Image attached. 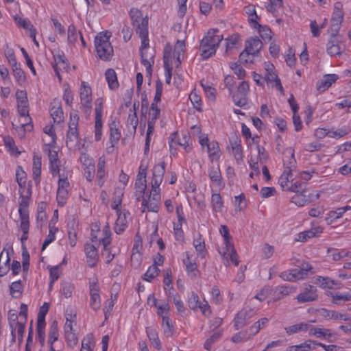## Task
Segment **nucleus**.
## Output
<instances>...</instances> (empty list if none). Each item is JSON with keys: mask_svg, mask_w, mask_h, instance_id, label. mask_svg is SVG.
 Returning <instances> with one entry per match:
<instances>
[{"mask_svg": "<svg viewBox=\"0 0 351 351\" xmlns=\"http://www.w3.org/2000/svg\"><path fill=\"white\" fill-rule=\"evenodd\" d=\"M165 173V162L157 164L154 167L150 195L147 199L143 197L141 204V211L143 213L145 211L157 213L158 211L159 202L160 201V185L162 182Z\"/></svg>", "mask_w": 351, "mask_h": 351, "instance_id": "f257e3e1", "label": "nucleus"}, {"mask_svg": "<svg viewBox=\"0 0 351 351\" xmlns=\"http://www.w3.org/2000/svg\"><path fill=\"white\" fill-rule=\"evenodd\" d=\"M217 32V29H211L201 40L199 50L203 60H206L215 54L217 47L223 40V36L216 34Z\"/></svg>", "mask_w": 351, "mask_h": 351, "instance_id": "f03ea898", "label": "nucleus"}, {"mask_svg": "<svg viewBox=\"0 0 351 351\" xmlns=\"http://www.w3.org/2000/svg\"><path fill=\"white\" fill-rule=\"evenodd\" d=\"M111 32L106 31L99 33L95 38V45L99 58L107 60L112 56L113 49L110 43Z\"/></svg>", "mask_w": 351, "mask_h": 351, "instance_id": "7ed1b4c3", "label": "nucleus"}, {"mask_svg": "<svg viewBox=\"0 0 351 351\" xmlns=\"http://www.w3.org/2000/svg\"><path fill=\"white\" fill-rule=\"evenodd\" d=\"M285 170L278 179V184L284 191H288L291 182L293 180L292 172L295 171V160L293 154L289 158V163L284 162Z\"/></svg>", "mask_w": 351, "mask_h": 351, "instance_id": "20e7f679", "label": "nucleus"}, {"mask_svg": "<svg viewBox=\"0 0 351 351\" xmlns=\"http://www.w3.org/2000/svg\"><path fill=\"white\" fill-rule=\"evenodd\" d=\"M79 116L75 113L71 114L69 129L66 134V146L69 148L75 147L78 143L79 130H78Z\"/></svg>", "mask_w": 351, "mask_h": 351, "instance_id": "39448f33", "label": "nucleus"}, {"mask_svg": "<svg viewBox=\"0 0 351 351\" xmlns=\"http://www.w3.org/2000/svg\"><path fill=\"white\" fill-rule=\"evenodd\" d=\"M80 97L81 109L85 114L89 115L92 110V90L90 86L85 82H82Z\"/></svg>", "mask_w": 351, "mask_h": 351, "instance_id": "423d86ee", "label": "nucleus"}, {"mask_svg": "<svg viewBox=\"0 0 351 351\" xmlns=\"http://www.w3.org/2000/svg\"><path fill=\"white\" fill-rule=\"evenodd\" d=\"M250 90L248 82L243 81L237 87V91L232 95V99L235 105L243 107L247 103V94Z\"/></svg>", "mask_w": 351, "mask_h": 351, "instance_id": "0eeeda50", "label": "nucleus"}, {"mask_svg": "<svg viewBox=\"0 0 351 351\" xmlns=\"http://www.w3.org/2000/svg\"><path fill=\"white\" fill-rule=\"evenodd\" d=\"M17 102L18 111L21 117H24V122L21 123L19 128L24 131H31L33 129L32 119L29 115L28 100L19 101Z\"/></svg>", "mask_w": 351, "mask_h": 351, "instance_id": "6e6552de", "label": "nucleus"}, {"mask_svg": "<svg viewBox=\"0 0 351 351\" xmlns=\"http://www.w3.org/2000/svg\"><path fill=\"white\" fill-rule=\"evenodd\" d=\"M95 138L96 141L101 139L102 136V115L103 108L102 103L100 99L95 101Z\"/></svg>", "mask_w": 351, "mask_h": 351, "instance_id": "1a4fd4ad", "label": "nucleus"}, {"mask_svg": "<svg viewBox=\"0 0 351 351\" xmlns=\"http://www.w3.org/2000/svg\"><path fill=\"white\" fill-rule=\"evenodd\" d=\"M90 306L93 310L97 311L100 308L101 298L99 295V287L98 286L97 281L90 282Z\"/></svg>", "mask_w": 351, "mask_h": 351, "instance_id": "9d476101", "label": "nucleus"}, {"mask_svg": "<svg viewBox=\"0 0 351 351\" xmlns=\"http://www.w3.org/2000/svg\"><path fill=\"white\" fill-rule=\"evenodd\" d=\"M84 252L86 256L88 265L90 267H94L99 260V255L96 245L91 243H86L84 245Z\"/></svg>", "mask_w": 351, "mask_h": 351, "instance_id": "9b49d317", "label": "nucleus"}, {"mask_svg": "<svg viewBox=\"0 0 351 351\" xmlns=\"http://www.w3.org/2000/svg\"><path fill=\"white\" fill-rule=\"evenodd\" d=\"M296 298L300 303L315 301L317 299V289L312 285H308Z\"/></svg>", "mask_w": 351, "mask_h": 351, "instance_id": "f8f14e48", "label": "nucleus"}, {"mask_svg": "<svg viewBox=\"0 0 351 351\" xmlns=\"http://www.w3.org/2000/svg\"><path fill=\"white\" fill-rule=\"evenodd\" d=\"M252 315V310H242L239 311L234 318V326L236 329H239L247 324L249 319Z\"/></svg>", "mask_w": 351, "mask_h": 351, "instance_id": "ddd939ff", "label": "nucleus"}, {"mask_svg": "<svg viewBox=\"0 0 351 351\" xmlns=\"http://www.w3.org/2000/svg\"><path fill=\"white\" fill-rule=\"evenodd\" d=\"M23 192H21L20 194V202H19V220L29 219V210L28 206L29 204L30 197L28 196L24 195Z\"/></svg>", "mask_w": 351, "mask_h": 351, "instance_id": "4468645a", "label": "nucleus"}, {"mask_svg": "<svg viewBox=\"0 0 351 351\" xmlns=\"http://www.w3.org/2000/svg\"><path fill=\"white\" fill-rule=\"evenodd\" d=\"M263 43L257 37H252L246 40L245 51H250L252 53V57H254L262 49Z\"/></svg>", "mask_w": 351, "mask_h": 351, "instance_id": "2eb2a0df", "label": "nucleus"}, {"mask_svg": "<svg viewBox=\"0 0 351 351\" xmlns=\"http://www.w3.org/2000/svg\"><path fill=\"white\" fill-rule=\"evenodd\" d=\"M118 217L115 223L114 231L117 234L122 233L128 226V215H130L128 211L117 213Z\"/></svg>", "mask_w": 351, "mask_h": 351, "instance_id": "dca6fc26", "label": "nucleus"}, {"mask_svg": "<svg viewBox=\"0 0 351 351\" xmlns=\"http://www.w3.org/2000/svg\"><path fill=\"white\" fill-rule=\"evenodd\" d=\"M50 109V114L54 122L60 123L63 121V110L62 109L61 103L58 99H54L51 103Z\"/></svg>", "mask_w": 351, "mask_h": 351, "instance_id": "f3484780", "label": "nucleus"}, {"mask_svg": "<svg viewBox=\"0 0 351 351\" xmlns=\"http://www.w3.org/2000/svg\"><path fill=\"white\" fill-rule=\"evenodd\" d=\"M219 252L222 257L226 261H228L229 257L230 261L233 263L236 266L239 265V261L238 259V256L233 244L225 246L224 250L222 252Z\"/></svg>", "mask_w": 351, "mask_h": 351, "instance_id": "a211bd4d", "label": "nucleus"}, {"mask_svg": "<svg viewBox=\"0 0 351 351\" xmlns=\"http://www.w3.org/2000/svg\"><path fill=\"white\" fill-rule=\"evenodd\" d=\"M338 79V76L335 74L325 75L322 80L317 82V89L319 92H324L328 88Z\"/></svg>", "mask_w": 351, "mask_h": 351, "instance_id": "6ab92c4d", "label": "nucleus"}, {"mask_svg": "<svg viewBox=\"0 0 351 351\" xmlns=\"http://www.w3.org/2000/svg\"><path fill=\"white\" fill-rule=\"evenodd\" d=\"M183 263L191 277H196L198 273L197 266L195 259L193 258V255L190 254L189 252H186V258L183 260Z\"/></svg>", "mask_w": 351, "mask_h": 351, "instance_id": "aec40b11", "label": "nucleus"}, {"mask_svg": "<svg viewBox=\"0 0 351 351\" xmlns=\"http://www.w3.org/2000/svg\"><path fill=\"white\" fill-rule=\"evenodd\" d=\"M185 51V42L184 40H178L174 47L173 56H176V69H178L182 63V60L184 57Z\"/></svg>", "mask_w": 351, "mask_h": 351, "instance_id": "412c9836", "label": "nucleus"}, {"mask_svg": "<svg viewBox=\"0 0 351 351\" xmlns=\"http://www.w3.org/2000/svg\"><path fill=\"white\" fill-rule=\"evenodd\" d=\"M10 258L8 252L3 250L0 254V276H3L9 271Z\"/></svg>", "mask_w": 351, "mask_h": 351, "instance_id": "4be33fe9", "label": "nucleus"}, {"mask_svg": "<svg viewBox=\"0 0 351 351\" xmlns=\"http://www.w3.org/2000/svg\"><path fill=\"white\" fill-rule=\"evenodd\" d=\"M309 335H315V337L318 338H323L324 339H326L330 342L332 341L330 339V338L332 336V334L330 332V329L327 328H319L315 326H311L309 330Z\"/></svg>", "mask_w": 351, "mask_h": 351, "instance_id": "5701e85b", "label": "nucleus"}, {"mask_svg": "<svg viewBox=\"0 0 351 351\" xmlns=\"http://www.w3.org/2000/svg\"><path fill=\"white\" fill-rule=\"evenodd\" d=\"M41 166V157L34 155L33 158L32 173L33 179L36 184H38L40 182Z\"/></svg>", "mask_w": 351, "mask_h": 351, "instance_id": "b1692460", "label": "nucleus"}, {"mask_svg": "<svg viewBox=\"0 0 351 351\" xmlns=\"http://www.w3.org/2000/svg\"><path fill=\"white\" fill-rule=\"evenodd\" d=\"M208 176L212 182L217 186H220L221 184V173L219 168V165H213L210 167L208 171Z\"/></svg>", "mask_w": 351, "mask_h": 351, "instance_id": "393cba45", "label": "nucleus"}, {"mask_svg": "<svg viewBox=\"0 0 351 351\" xmlns=\"http://www.w3.org/2000/svg\"><path fill=\"white\" fill-rule=\"evenodd\" d=\"M176 136L177 132H175L171 134V136L169 137L171 140L169 142L170 149L173 148L174 143H178L179 145L183 146L186 152H189L191 150V147H190L188 144V141L190 137L189 136L184 135L182 139H178V142H176Z\"/></svg>", "mask_w": 351, "mask_h": 351, "instance_id": "a878e982", "label": "nucleus"}, {"mask_svg": "<svg viewBox=\"0 0 351 351\" xmlns=\"http://www.w3.org/2000/svg\"><path fill=\"white\" fill-rule=\"evenodd\" d=\"M308 263H303L300 269H291L294 281L304 279L307 276V272L311 269Z\"/></svg>", "mask_w": 351, "mask_h": 351, "instance_id": "bb28decb", "label": "nucleus"}, {"mask_svg": "<svg viewBox=\"0 0 351 351\" xmlns=\"http://www.w3.org/2000/svg\"><path fill=\"white\" fill-rule=\"evenodd\" d=\"M322 232V228L320 227L313 228L309 230L301 232L298 234V239H297L298 241L304 242L306 241L308 239L317 237L319 234Z\"/></svg>", "mask_w": 351, "mask_h": 351, "instance_id": "cd10ccee", "label": "nucleus"}, {"mask_svg": "<svg viewBox=\"0 0 351 351\" xmlns=\"http://www.w3.org/2000/svg\"><path fill=\"white\" fill-rule=\"evenodd\" d=\"M106 81L110 89H116L119 87L117 74L114 69H108L105 73Z\"/></svg>", "mask_w": 351, "mask_h": 351, "instance_id": "c85d7f7f", "label": "nucleus"}, {"mask_svg": "<svg viewBox=\"0 0 351 351\" xmlns=\"http://www.w3.org/2000/svg\"><path fill=\"white\" fill-rule=\"evenodd\" d=\"M59 333L58 329V322L56 320H53L49 327V338H48V345L53 346L55 341L58 339Z\"/></svg>", "mask_w": 351, "mask_h": 351, "instance_id": "c756f323", "label": "nucleus"}, {"mask_svg": "<svg viewBox=\"0 0 351 351\" xmlns=\"http://www.w3.org/2000/svg\"><path fill=\"white\" fill-rule=\"evenodd\" d=\"M239 37L237 34H233L226 39V53L232 55L233 51L237 49V45L239 42Z\"/></svg>", "mask_w": 351, "mask_h": 351, "instance_id": "7c9ffc66", "label": "nucleus"}, {"mask_svg": "<svg viewBox=\"0 0 351 351\" xmlns=\"http://www.w3.org/2000/svg\"><path fill=\"white\" fill-rule=\"evenodd\" d=\"M253 27L258 29L260 36L262 39L270 40L272 38V32L267 26H263L258 23L252 25Z\"/></svg>", "mask_w": 351, "mask_h": 351, "instance_id": "2f4dec72", "label": "nucleus"}, {"mask_svg": "<svg viewBox=\"0 0 351 351\" xmlns=\"http://www.w3.org/2000/svg\"><path fill=\"white\" fill-rule=\"evenodd\" d=\"M274 69V65L269 62H265V69L266 73L265 74L264 79L269 84L274 82L278 79L277 75L273 71Z\"/></svg>", "mask_w": 351, "mask_h": 351, "instance_id": "473e14b6", "label": "nucleus"}, {"mask_svg": "<svg viewBox=\"0 0 351 351\" xmlns=\"http://www.w3.org/2000/svg\"><path fill=\"white\" fill-rule=\"evenodd\" d=\"M121 138V133L117 128L115 121H112L110 124V141L112 143V147H114V143H117Z\"/></svg>", "mask_w": 351, "mask_h": 351, "instance_id": "72a5a7b5", "label": "nucleus"}, {"mask_svg": "<svg viewBox=\"0 0 351 351\" xmlns=\"http://www.w3.org/2000/svg\"><path fill=\"white\" fill-rule=\"evenodd\" d=\"M95 341L93 334L86 335L82 341L80 351H93Z\"/></svg>", "mask_w": 351, "mask_h": 351, "instance_id": "f704fd0d", "label": "nucleus"}, {"mask_svg": "<svg viewBox=\"0 0 351 351\" xmlns=\"http://www.w3.org/2000/svg\"><path fill=\"white\" fill-rule=\"evenodd\" d=\"M207 152L209 154L210 158L213 160L214 159H218L220 156L219 147L217 142L212 141L207 145Z\"/></svg>", "mask_w": 351, "mask_h": 351, "instance_id": "c9c22d12", "label": "nucleus"}, {"mask_svg": "<svg viewBox=\"0 0 351 351\" xmlns=\"http://www.w3.org/2000/svg\"><path fill=\"white\" fill-rule=\"evenodd\" d=\"M193 244L198 255L202 258L204 257L206 254V247L204 241L202 238V236L199 235L197 238L195 239Z\"/></svg>", "mask_w": 351, "mask_h": 351, "instance_id": "e433bc0d", "label": "nucleus"}, {"mask_svg": "<svg viewBox=\"0 0 351 351\" xmlns=\"http://www.w3.org/2000/svg\"><path fill=\"white\" fill-rule=\"evenodd\" d=\"M136 200L140 201L141 197H143L147 189L146 180H136L135 182Z\"/></svg>", "mask_w": 351, "mask_h": 351, "instance_id": "4c0bfd02", "label": "nucleus"}, {"mask_svg": "<svg viewBox=\"0 0 351 351\" xmlns=\"http://www.w3.org/2000/svg\"><path fill=\"white\" fill-rule=\"evenodd\" d=\"M346 301H351V291L345 293H336L332 295V302L335 304H342Z\"/></svg>", "mask_w": 351, "mask_h": 351, "instance_id": "58836bf2", "label": "nucleus"}, {"mask_svg": "<svg viewBox=\"0 0 351 351\" xmlns=\"http://www.w3.org/2000/svg\"><path fill=\"white\" fill-rule=\"evenodd\" d=\"M16 180L20 189H24L27 182V174L20 166L17 167L16 171Z\"/></svg>", "mask_w": 351, "mask_h": 351, "instance_id": "ea45409f", "label": "nucleus"}, {"mask_svg": "<svg viewBox=\"0 0 351 351\" xmlns=\"http://www.w3.org/2000/svg\"><path fill=\"white\" fill-rule=\"evenodd\" d=\"M105 159L104 157H100L99 158L98 164H97V178L98 179V184L99 186H102L104 184L103 178L105 176Z\"/></svg>", "mask_w": 351, "mask_h": 351, "instance_id": "a19ab883", "label": "nucleus"}, {"mask_svg": "<svg viewBox=\"0 0 351 351\" xmlns=\"http://www.w3.org/2000/svg\"><path fill=\"white\" fill-rule=\"evenodd\" d=\"M147 335L154 347H155L157 350H160L161 342L158 338L156 331L152 328L148 329L147 330Z\"/></svg>", "mask_w": 351, "mask_h": 351, "instance_id": "79ce46f5", "label": "nucleus"}, {"mask_svg": "<svg viewBox=\"0 0 351 351\" xmlns=\"http://www.w3.org/2000/svg\"><path fill=\"white\" fill-rule=\"evenodd\" d=\"M136 33L139 36H145L148 35V19L147 18L142 19L140 23L136 24Z\"/></svg>", "mask_w": 351, "mask_h": 351, "instance_id": "37998d69", "label": "nucleus"}, {"mask_svg": "<svg viewBox=\"0 0 351 351\" xmlns=\"http://www.w3.org/2000/svg\"><path fill=\"white\" fill-rule=\"evenodd\" d=\"M49 304L45 302L43 306L40 307L37 318V325H46L45 316L49 311Z\"/></svg>", "mask_w": 351, "mask_h": 351, "instance_id": "c03bdc74", "label": "nucleus"}, {"mask_svg": "<svg viewBox=\"0 0 351 351\" xmlns=\"http://www.w3.org/2000/svg\"><path fill=\"white\" fill-rule=\"evenodd\" d=\"M23 285L21 280L14 282L10 286V294L14 298H19L22 293Z\"/></svg>", "mask_w": 351, "mask_h": 351, "instance_id": "a18cd8bd", "label": "nucleus"}, {"mask_svg": "<svg viewBox=\"0 0 351 351\" xmlns=\"http://www.w3.org/2000/svg\"><path fill=\"white\" fill-rule=\"evenodd\" d=\"M308 328V325L306 323H300L285 328L287 334L292 335L299 331H306Z\"/></svg>", "mask_w": 351, "mask_h": 351, "instance_id": "49530a36", "label": "nucleus"}, {"mask_svg": "<svg viewBox=\"0 0 351 351\" xmlns=\"http://www.w3.org/2000/svg\"><path fill=\"white\" fill-rule=\"evenodd\" d=\"M311 340H307L300 345L289 346L287 351H311Z\"/></svg>", "mask_w": 351, "mask_h": 351, "instance_id": "de8ad7c7", "label": "nucleus"}, {"mask_svg": "<svg viewBox=\"0 0 351 351\" xmlns=\"http://www.w3.org/2000/svg\"><path fill=\"white\" fill-rule=\"evenodd\" d=\"M315 283H319L320 287L325 289V288H328V289H332L334 285H335V282H334V280H331L330 278H325V277H322V276H317L315 278Z\"/></svg>", "mask_w": 351, "mask_h": 351, "instance_id": "09e8293b", "label": "nucleus"}, {"mask_svg": "<svg viewBox=\"0 0 351 351\" xmlns=\"http://www.w3.org/2000/svg\"><path fill=\"white\" fill-rule=\"evenodd\" d=\"M211 202L213 208L215 211H221V208L223 207V201L221 195L219 193H214L212 195Z\"/></svg>", "mask_w": 351, "mask_h": 351, "instance_id": "8fccbe9b", "label": "nucleus"}, {"mask_svg": "<svg viewBox=\"0 0 351 351\" xmlns=\"http://www.w3.org/2000/svg\"><path fill=\"white\" fill-rule=\"evenodd\" d=\"M267 322L268 319L266 317H263L255 322L254 324L250 328V335L254 336L256 335Z\"/></svg>", "mask_w": 351, "mask_h": 351, "instance_id": "3c124183", "label": "nucleus"}, {"mask_svg": "<svg viewBox=\"0 0 351 351\" xmlns=\"http://www.w3.org/2000/svg\"><path fill=\"white\" fill-rule=\"evenodd\" d=\"M19 228L23 232V234L21 236V242L23 243L25 241L28 239V232L29 229V220L24 219L20 220Z\"/></svg>", "mask_w": 351, "mask_h": 351, "instance_id": "603ef678", "label": "nucleus"}, {"mask_svg": "<svg viewBox=\"0 0 351 351\" xmlns=\"http://www.w3.org/2000/svg\"><path fill=\"white\" fill-rule=\"evenodd\" d=\"M53 68L54 69V71L56 74V75L58 76L59 80L60 81L61 80V76H60V71H65V72H67L69 69V64L67 62V60L62 62H60V63H58V64H53Z\"/></svg>", "mask_w": 351, "mask_h": 351, "instance_id": "864d4df0", "label": "nucleus"}, {"mask_svg": "<svg viewBox=\"0 0 351 351\" xmlns=\"http://www.w3.org/2000/svg\"><path fill=\"white\" fill-rule=\"evenodd\" d=\"M159 269L156 265H151L146 273L144 274L143 279L146 281L151 282L154 278L158 275Z\"/></svg>", "mask_w": 351, "mask_h": 351, "instance_id": "5fc2aeb1", "label": "nucleus"}, {"mask_svg": "<svg viewBox=\"0 0 351 351\" xmlns=\"http://www.w3.org/2000/svg\"><path fill=\"white\" fill-rule=\"evenodd\" d=\"M165 56V71L166 76V83L169 84L171 83V75H172V66H170L169 55L167 53Z\"/></svg>", "mask_w": 351, "mask_h": 351, "instance_id": "6e6d98bb", "label": "nucleus"}, {"mask_svg": "<svg viewBox=\"0 0 351 351\" xmlns=\"http://www.w3.org/2000/svg\"><path fill=\"white\" fill-rule=\"evenodd\" d=\"M320 314L322 316L328 319H342L343 315L341 313H337L335 311H328L326 308H322L320 310Z\"/></svg>", "mask_w": 351, "mask_h": 351, "instance_id": "4d7b16f0", "label": "nucleus"}, {"mask_svg": "<svg viewBox=\"0 0 351 351\" xmlns=\"http://www.w3.org/2000/svg\"><path fill=\"white\" fill-rule=\"evenodd\" d=\"M74 286L69 282H63L61 287V292L62 295L66 298H69L71 297Z\"/></svg>", "mask_w": 351, "mask_h": 351, "instance_id": "13d9d810", "label": "nucleus"}, {"mask_svg": "<svg viewBox=\"0 0 351 351\" xmlns=\"http://www.w3.org/2000/svg\"><path fill=\"white\" fill-rule=\"evenodd\" d=\"M160 110L155 105V104H152L149 112V119L148 122L155 123L158 118L160 116Z\"/></svg>", "mask_w": 351, "mask_h": 351, "instance_id": "bf43d9fd", "label": "nucleus"}, {"mask_svg": "<svg viewBox=\"0 0 351 351\" xmlns=\"http://www.w3.org/2000/svg\"><path fill=\"white\" fill-rule=\"evenodd\" d=\"M49 234H48L47 239L45 240V241L43 244V247H42L43 250H44L46 248V247L48 245H49L55 239V234L58 231V228H56L55 226H51V223H49Z\"/></svg>", "mask_w": 351, "mask_h": 351, "instance_id": "052dcab7", "label": "nucleus"}, {"mask_svg": "<svg viewBox=\"0 0 351 351\" xmlns=\"http://www.w3.org/2000/svg\"><path fill=\"white\" fill-rule=\"evenodd\" d=\"M78 34L74 25L71 24L68 27V41L69 43L75 44L77 40Z\"/></svg>", "mask_w": 351, "mask_h": 351, "instance_id": "680f3d73", "label": "nucleus"}, {"mask_svg": "<svg viewBox=\"0 0 351 351\" xmlns=\"http://www.w3.org/2000/svg\"><path fill=\"white\" fill-rule=\"evenodd\" d=\"M12 71H13V75H14L17 83L19 85H22L25 82V80H26V77H25L23 71L20 68V66L14 68V69H12Z\"/></svg>", "mask_w": 351, "mask_h": 351, "instance_id": "e2e57ef3", "label": "nucleus"}, {"mask_svg": "<svg viewBox=\"0 0 351 351\" xmlns=\"http://www.w3.org/2000/svg\"><path fill=\"white\" fill-rule=\"evenodd\" d=\"M327 47V52L331 56L339 55L341 53V48L338 44H335V41L330 40Z\"/></svg>", "mask_w": 351, "mask_h": 351, "instance_id": "0e129e2a", "label": "nucleus"}, {"mask_svg": "<svg viewBox=\"0 0 351 351\" xmlns=\"http://www.w3.org/2000/svg\"><path fill=\"white\" fill-rule=\"evenodd\" d=\"M276 291H278L280 296L278 298L289 295V294L295 291V288L289 286H279L276 288Z\"/></svg>", "mask_w": 351, "mask_h": 351, "instance_id": "69168bd1", "label": "nucleus"}, {"mask_svg": "<svg viewBox=\"0 0 351 351\" xmlns=\"http://www.w3.org/2000/svg\"><path fill=\"white\" fill-rule=\"evenodd\" d=\"M282 6V0H270L266 5V10L271 13H275L278 8Z\"/></svg>", "mask_w": 351, "mask_h": 351, "instance_id": "338daca9", "label": "nucleus"}, {"mask_svg": "<svg viewBox=\"0 0 351 351\" xmlns=\"http://www.w3.org/2000/svg\"><path fill=\"white\" fill-rule=\"evenodd\" d=\"M188 305L190 308L193 310L200 306L201 304L199 301L198 295L196 293H192L189 296L188 299Z\"/></svg>", "mask_w": 351, "mask_h": 351, "instance_id": "774afa93", "label": "nucleus"}]
</instances>
